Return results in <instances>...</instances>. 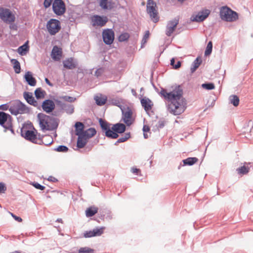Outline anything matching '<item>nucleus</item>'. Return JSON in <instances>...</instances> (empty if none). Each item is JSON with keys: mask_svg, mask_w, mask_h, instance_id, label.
<instances>
[{"mask_svg": "<svg viewBox=\"0 0 253 253\" xmlns=\"http://www.w3.org/2000/svg\"><path fill=\"white\" fill-rule=\"evenodd\" d=\"M105 71V68L103 67H100L95 71L94 73V76H96L97 78H98L100 77L104 72Z\"/></svg>", "mask_w": 253, "mask_h": 253, "instance_id": "48", "label": "nucleus"}, {"mask_svg": "<svg viewBox=\"0 0 253 253\" xmlns=\"http://www.w3.org/2000/svg\"><path fill=\"white\" fill-rule=\"evenodd\" d=\"M75 128L76 135H82L84 131V124L80 122H77L75 124Z\"/></svg>", "mask_w": 253, "mask_h": 253, "instance_id": "27", "label": "nucleus"}, {"mask_svg": "<svg viewBox=\"0 0 253 253\" xmlns=\"http://www.w3.org/2000/svg\"><path fill=\"white\" fill-rule=\"evenodd\" d=\"M9 106L8 103L1 104L0 105V110L6 111L9 109Z\"/></svg>", "mask_w": 253, "mask_h": 253, "instance_id": "58", "label": "nucleus"}, {"mask_svg": "<svg viewBox=\"0 0 253 253\" xmlns=\"http://www.w3.org/2000/svg\"><path fill=\"white\" fill-rule=\"evenodd\" d=\"M212 50V42L211 41H209L208 43L206 50L205 51V56H207L210 55L211 52Z\"/></svg>", "mask_w": 253, "mask_h": 253, "instance_id": "41", "label": "nucleus"}, {"mask_svg": "<svg viewBox=\"0 0 253 253\" xmlns=\"http://www.w3.org/2000/svg\"><path fill=\"white\" fill-rule=\"evenodd\" d=\"M41 106V109L46 113H50L53 112L55 109V103L53 100L50 99L44 100Z\"/></svg>", "mask_w": 253, "mask_h": 253, "instance_id": "12", "label": "nucleus"}, {"mask_svg": "<svg viewBox=\"0 0 253 253\" xmlns=\"http://www.w3.org/2000/svg\"><path fill=\"white\" fill-rule=\"evenodd\" d=\"M220 17L225 21L233 22L238 19V13L227 6H222L220 9Z\"/></svg>", "mask_w": 253, "mask_h": 253, "instance_id": "4", "label": "nucleus"}, {"mask_svg": "<svg viewBox=\"0 0 253 253\" xmlns=\"http://www.w3.org/2000/svg\"><path fill=\"white\" fill-rule=\"evenodd\" d=\"M78 136L77 141V147L81 149L84 148L87 142V140L82 135H77Z\"/></svg>", "mask_w": 253, "mask_h": 253, "instance_id": "28", "label": "nucleus"}, {"mask_svg": "<svg viewBox=\"0 0 253 253\" xmlns=\"http://www.w3.org/2000/svg\"><path fill=\"white\" fill-rule=\"evenodd\" d=\"M203 15L199 12L195 16H192L190 20L193 22H201L205 20Z\"/></svg>", "mask_w": 253, "mask_h": 253, "instance_id": "38", "label": "nucleus"}, {"mask_svg": "<svg viewBox=\"0 0 253 253\" xmlns=\"http://www.w3.org/2000/svg\"><path fill=\"white\" fill-rule=\"evenodd\" d=\"M160 94L161 96L164 97L167 100L169 95V92L167 91L166 89L162 88Z\"/></svg>", "mask_w": 253, "mask_h": 253, "instance_id": "52", "label": "nucleus"}, {"mask_svg": "<svg viewBox=\"0 0 253 253\" xmlns=\"http://www.w3.org/2000/svg\"><path fill=\"white\" fill-rule=\"evenodd\" d=\"M167 123V121L165 119L161 118L158 121L157 125H156V126L157 127L158 129L159 130L160 129L164 128V127L166 125Z\"/></svg>", "mask_w": 253, "mask_h": 253, "instance_id": "43", "label": "nucleus"}, {"mask_svg": "<svg viewBox=\"0 0 253 253\" xmlns=\"http://www.w3.org/2000/svg\"><path fill=\"white\" fill-rule=\"evenodd\" d=\"M102 38L104 42L107 44H111L115 39V33L112 29H106L102 32Z\"/></svg>", "mask_w": 253, "mask_h": 253, "instance_id": "9", "label": "nucleus"}, {"mask_svg": "<svg viewBox=\"0 0 253 253\" xmlns=\"http://www.w3.org/2000/svg\"><path fill=\"white\" fill-rule=\"evenodd\" d=\"M23 97L29 104L37 107L39 110H41L40 105H39L38 102L33 97L32 92L28 91L24 92Z\"/></svg>", "mask_w": 253, "mask_h": 253, "instance_id": "13", "label": "nucleus"}, {"mask_svg": "<svg viewBox=\"0 0 253 253\" xmlns=\"http://www.w3.org/2000/svg\"><path fill=\"white\" fill-rule=\"evenodd\" d=\"M37 130L34 127L31 130H27L26 133L22 136L27 140H29L34 143H40L36 142L37 138Z\"/></svg>", "mask_w": 253, "mask_h": 253, "instance_id": "15", "label": "nucleus"}, {"mask_svg": "<svg viewBox=\"0 0 253 253\" xmlns=\"http://www.w3.org/2000/svg\"><path fill=\"white\" fill-rule=\"evenodd\" d=\"M32 185L37 189L43 190L45 188L44 186L40 184L37 182L34 181L32 182Z\"/></svg>", "mask_w": 253, "mask_h": 253, "instance_id": "49", "label": "nucleus"}, {"mask_svg": "<svg viewBox=\"0 0 253 253\" xmlns=\"http://www.w3.org/2000/svg\"><path fill=\"white\" fill-rule=\"evenodd\" d=\"M53 151L58 152H67L69 150V148L65 145H60L56 148L53 149Z\"/></svg>", "mask_w": 253, "mask_h": 253, "instance_id": "42", "label": "nucleus"}, {"mask_svg": "<svg viewBox=\"0 0 253 253\" xmlns=\"http://www.w3.org/2000/svg\"><path fill=\"white\" fill-rule=\"evenodd\" d=\"M179 20L178 17H175L168 22L166 30V35L167 36L170 37L173 33L179 23Z\"/></svg>", "mask_w": 253, "mask_h": 253, "instance_id": "10", "label": "nucleus"}, {"mask_svg": "<svg viewBox=\"0 0 253 253\" xmlns=\"http://www.w3.org/2000/svg\"><path fill=\"white\" fill-rule=\"evenodd\" d=\"M230 103L234 106L237 107L239 105L240 99L236 95H231L229 97Z\"/></svg>", "mask_w": 253, "mask_h": 253, "instance_id": "35", "label": "nucleus"}, {"mask_svg": "<svg viewBox=\"0 0 253 253\" xmlns=\"http://www.w3.org/2000/svg\"><path fill=\"white\" fill-rule=\"evenodd\" d=\"M47 180L49 181H51V182H57L58 181V180L54 177L52 176H49V177L48 178Z\"/></svg>", "mask_w": 253, "mask_h": 253, "instance_id": "63", "label": "nucleus"}, {"mask_svg": "<svg viewBox=\"0 0 253 253\" xmlns=\"http://www.w3.org/2000/svg\"><path fill=\"white\" fill-rule=\"evenodd\" d=\"M19 101H20V100H16L10 103L9 111L12 115H15Z\"/></svg>", "mask_w": 253, "mask_h": 253, "instance_id": "32", "label": "nucleus"}, {"mask_svg": "<svg viewBox=\"0 0 253 253\" xmlns=\"http://www.w3.org/2000/svg\"><path fill=\"white\" fill-rule=\"evenodd\" d=\"M33 128H34V126L31 122L28 121L27 123L23 124L20 128L21 135L22 136L25 134L27 130H31Z\"/></svg>", "mask_w": 253, "mask_h": 253, "instance_id": "26", "label": "nucleus"}, {"mask_svg": "<svg viewBox=\"0 0 253 253\" xmlns=\"http://www.w3.org/2000/svg\"><path fill=\"white\" fill-rule=\"evenodd\" d=\"M92 22L93 26H99L103 27L108 22V18L106 16L95 15L93 16Z\"/></svg>", "mask_w": 253, "mask_h": 253, "instance_id": "16", "label": "nucleus"}, {"mask_svg": "<svg viewBox=\"0 0 253 253\" xmlns=\"http://www.w3.org/2000/svg\"><path fill=\"white\" fill-rule=\"evenodd\" d=\"M202 87L207 90H212L214 88L215 86L212 83H205L202 84Z\"/></svg>", "mask_w": 253, "mask_h": 253, "instance_id": "46", "label": "nucleus"}, {"mask_svg": "<svg viewBox=\"0 0 253 253\" xmlns=\"http://www.w3.org/2000/svg\"><path fill=\"white\" fill-rule=\"evenodd\" d=\"M30 112L31 108L27 106L24 103L20 101L18 103V106L17 109V111H16L14 116H17L19 114H29Z\"/></svg>", "mask_w": 253, "mask_h": 253, "instance_id": "19", "label": "nucleus"}, {"mask_svg": "<svg viewBox=\"0 0 253 253\" xmlns=\"http://www.w3.org/2000/svg\"><path fill=\"white\" fill-rule=\"evenodd\" d=\"M131 172L136 175H138L139 173L140 172V169L136 168H132L131 169Z\"/></svg>", "mask_w": 253, "mask_h": 253, "instance_id": "61", "label": "nucleus"}, {"mask_svg": "<svg viewBox=\"0 0 253 253\" xmlns=\"http://www.w3.org/2000/svg\"><path fill=\"white\" fill-rule=\"evenodd\" d=\"M11 216L13 217V218L17 221L18 222H21L22 221V219L20 217L16 215H15L14 213L12 212H10Z\"/></svg>", "mask_w": 253, "mask_h": 253, "instance_id": "59", "label": "nucleus"}, {"mask_svg": "<svg viewBox=\"0 0 253 253\" xmlns=\"http://www.w3.org/2000/svg\"><path fill=\"white\" fill-rule=\"evenodd\" d=\"M40 126L43 131L56 130L59 125V120L53 116L40 113L37 115Z\"/></svg>", "mask_w": 253, "mask_h": 253, "instance_id": "3", "label": "nucleus"}, {"mask_svg": "<svg viewBox=\"0 0 253 253\" xmlns=\"http://www.w3.org/2000/svg\"><path fill=\"white\" fill-rule=\"evenodd\" d=\"M94 252L93 249L87 247L81 248L78 250V253H94Z\"/></svg>", "mask_w": 253, "mask_h": 253, "instance_id": "45", "label": "nucleus"}, {"mask_svg": "<svg viewBox=\"0 0 253 253\" xmlns=\"http://www.w3.org/2000/svg\"><path fill=\"white\" fill-rule=\"evenodd\" d=\"M140 102L142 106L146 112L152 109L153 104L149 98L144 97L140 100Z\"/></svg>", "mask_w": 253, "mask_h": 253, "instance_id": "23", "label": "nucleus"}, {"mask_svg": "<svg viewBox=\"0 0 253 253\" xmlns=\"http://www.w3.org/2000/svg\"><path fill=\"white\" fill-rule=\"evenodd\" d=\"M29 50V41H27L17 49L18 53L21 56L25 55Z\"/></svg>", "mask_w": 253, "mask_h": 253, "instance_id": "25", "label": "nucleus"}, {"mask_svg": "<svg viewBox=\"0 0 253 253\" xmlns=\"http://www.w3.org/2000/svg\"><path fill=\"white\" fill-rule=\"evenodd\" d=\"M4 128L6 129H7V130H9L12 134H15L14 130L12 128V123L11 124L9 125L8 126H7L6 127H5Z\"/></svg>", "mask_w": 253, "mask_h": 253, "instance_id": "60", "label": "nucleus"}, {"mask_svg": "<svg viewBox=\"0 0 253 253\" xmlns=\"http://www.w3.org/2000/svg\"><path fill=\"white\" fill-rule=\"evenodd\" d=\"M0 18L4 22L11 23L15 20V15L8 8L0 7Z\"/></svg>", "mask_w": 253, "mask_h": 253, "instance_id": "7", "label": "nucleus"}, {"mask_svg": "<svg viewBox=\"0 0 253 253\" xmlns=\"http://www.w3.org/2000/svg\"><path fill=\"white\" fill-rule=\"evenodd\" d=\"M62 98L63 99L64 101L70 103L74 102L76 99V98L75 97L66 95L62 96Z\"/></svg>", "mask_w": 253, "mask_h": 253, "instance_id": "50", "label": "nucleus"}, {"mask_svg": "<svg viewBox=\"0 0 253 253\" xmlns=\"http://www.w3.org/2000/svg\"><path fill=\"white\" fill-rule=\"evenodd\" d=\"M53 1V0H44L43 6L45 8L49 7Z\"/></svg>", "mask_w": 253, "mask_h": 253, "instance_id": "55", "label": "nucleus"}, {"mask_svg": "<svg viewBox=\"0 0 253 253\" xmlns=\"http://www.w3.org/2000/svg\"><path fill=\"white\" fill-rule=\"evenodd\" d=\"M129 35L128 33L125 32L122 33L118 37L119 42H123L126 41L129 38Z\"/></svg>", "mask_w": 253, "mask_h": 253, "instance_id": "44", "label": "nucleus"}, {"mask_svg": "<svg viewBox=\"0 0 253 253\" xmlns=\"http://www.w3.org/2000/svg\"><path fill=\"white\" fill-rule=\"evenodd\" d=\"M98 208L93 207H90L87 208L85 211V215L87 217L93 216L98 212Z\"/></svg>", "mask_w": 253, "mask_h": 253, "instance_id": "31", "label": "nucleus"}, {"mask_svg": "<svg viewBox=\"0 0 253 253\" xmlns=\"http://www.w3.org/2000/svg\"><path fill=\"white\" fill-rule=\"evenodd\" d=\"M46 29L50 35H55L61 29L60 22L57 19L51 18L47 22Z\"/></svg>", "mask_w": 253, "mask_h": 253, "instance_id": "6", "label": "nucleus"}, {"mask_svg": "<svg viewBox=\"0 0 253 253\" xmlns=\"http://www.w3.org/2000/svg\"><path fill=\"white\" fill-rule=\"evenodd\" d=\"M100 6L104 10L111 9L112 6H111L110 2L108 1V0H99Z\"/></svg>", "mask_w": 253, "mask_h": 253, "instance_id": "36", "label": "nucleus"}, {"mask_svg": "<svg viewBox=\"0 0 253 253\" xmlns=\"http://www.w3.org/2000/svg\"><path fill=\"white\" fill-rule=\"evenodd\" d=\"M122 113V120L126 126H130L133 123V121L131 120L132 115V111L130 109H129L126 112L123 111Z\"/></svg>", "mask_w": 253, "mask_h": 253, "instance_id": "18", "label": "nucleus"}, {"mask_svg": "<svg viewBox=\"0 0 253 253\" xmlns=\"http://www.w3.org/2000/svg\"><path fill=\"white\" fill-rule=\"evenodd\" d=\"M94 100L96 104L101 106L104 105L106 103L107 97L106 96H102L101 94L100 96H95Z\"/></svg>", "mask_w": 253, "mask_h": 253, "instance_id": "30", "label": "nucleus"}, {"mask_svg": "<svg viewBox=\"0 0 253 253\" xmlns=\"http://www.w3.org/2000/svg\"><path fill=\"white\" fill-rule=\"evenodd\" d=\"M66 8L63 0H54L52 3V10L58 16L63 15L66 12Z\"/></svg>", "mask_w": 253, "mask_h": 253, "instance_id": "8", "label": "nucleus"}, {"mask_svg": "<svg viewBox=\"0 0 253 253\" xmlns=\"http://www.w3.org/2000/svg\"><path fill=\"white\" fill-rule=\"evenodd\" d=\"M150 127L148 126L147 125H144L143 127L142 130L143 132H148L150 131Z\"/></svg>", "mask_w": 253, "mask_h": 253, "instance_id": "62", "label": "nucleus"}, {"mask_svg": "<svg viewBox=\"0 0 253 253\" xmlns=\"http://www.w3.org/2000/svg\"><path fill=\"white\" fill-rule=\"evenodd\" d=\"M6 190V187L3 182H0V194L4 193Z\"/></svg>", "mask_w": 253, "mask_h": 253, "instance_id": "54", "label": "nucleus"}, {"mask_svg": "<svg viewBox=\"0 0 253 253\" xmlns=\"http://www.w3.org/2000/svg\"><path fill=\"white\" fill-rule=\"evenodd\" d=\"M11 63L13 65L14 72L16 74H19L21 72V66L20 62L17 59H12L11 60Z\"/></svg>", "mask_w": 253, "mask_h": 253, "instance_id": "33", "label": "nucleus"}, {"mask_svg": "<svg viewBox=\"0 0 253 253\" xmlns=\"http://www.w3.org/2000/svg\"><path fill=\"white\" fill-rule=\"evenodd\" d=\"M96 132L95 128L90 127L87 130H84L82 135L87 140L94 136L96 134Z\"/></svg>", "mask_w": 253, "mask_h": 253, "instance_id": "24", "label": "nucleus"}, {"mask_svg": "<svg viewBox=\"0 0 253 253\" xmlns=\"http://www.w3.org/2000/svg\"><path fill=\"white\" fill-rule=\"evenodd\" d=\"M198 161V159L196 157H188L185 159H184L182 161V162L179 164L178 167V169H179L181 167H184L186 166H191L194 165Z\"/></svg>", "mask_w": 253, "mask_h": 253, "instance_id": "22", "label": "nucleus"}, {"mask_svg": "<svg viewBox=\"0 0 253 253\" xmlns=\"http://www.w3.org/2000/svg\"><path fill=\"white\" fill-rule=\"evenodd\" d=\"M62 52L61 48L58 47L57 46L55 45L53 46L51 53V58L56 61H59L62 56Z\"/></svg>", "mask_w": 253, "mask_h": 253, "instance_id": "21", "label": "nucleus"}, {"mask_svg": "<svg viewBox=\"0 0 253 253\" xmlns=\"http://www.w3.org/2000/svg\"><path fill=\"white\" fill-rule=\"evenodd\" d=\"M57 104L60 107V109L63 111V108L65 107V106L66 103L62 102L60 100H56Z\"/></svg>", "mask_w": 253, "mask_h": 253, "instance_id": "57", "label": "nucleus"}, {"mask_svg": "<svg viewBox=\"0 0 253 253\" xmlns=\"http://www.w3.org/2000/svg\"><path fill=\"white\" fill-rule=\"evenodd\" d=\"M12 117L8 113L0 111V126L3 128L12 123Z\"/></svg>", "mask_w": 253, "mask_h": 253, "instance_id": "14", "label": "nucleus"}, {"mask_svg": "<svg viewBox=\"0 0 253 253\" xmlns=\"http://www.w3.org/2000/svg\"><path fill=\"white\" fill-rule=\"evenodd\" d=\"M63 110L65 111L67 114L71 115L74 112V107L72 104H66L65 107L63 108Z\"/></svg>", "mask_w": 253, "mask_h": 253, "instance_id": "40", "label": "nucleus"}, {"mask_svg": "<svg viewBox=\"0 0 253 253\" xmlns=\"http://www.w3.org/2000/svg\"><path fill=\"white\" fill-rule=\"evenodd\" d=\"M130 137V132L125 133L124 136H122L118 139V142L123 143L126 141Z\"/></svg>", "mask_w": 253, "mask_h": 253, "instance_id": "47", "label": "nucleus"}, {"mask_svg": "<svg viewBox=\"0 0 253 253\" xmlns=\"http://www.w3.org/2000/svg\"><path fill=\"white\" fill-rule=\"evenodd\" d=\"M42 136H41V134H37V138H36V142H40V143H37V144L41 145V144H44L46 146H49L53 142V139L51 137H48L49 139H51V141L49 143H44L43 140H42Z\"/></svg>", "mask_w": 253, "mask_h": 253, "instance_id": "39", "label": "nucleus"}, {"mask_svg": "<svg viewBox=\"0 0 253 253\" xmlns=\"http://www.w3.org/2000/svg\"><path fill=\"white\" fill-rule=\"evenodd\" d=\"M200 13L202 14V15H203V17H204L205 19H206L210 15L211 11L209 9H205L200 11Z\"/></svg>", "mask_w": 253, "mask_h": 253, "instance_id": "51", "label": "nucleus"}, {"mask_svg": "<svg viewBox=\"0 0 253 253\" xmlns=\"http://www.w3.org/2000/svg\"><path fill=\"white\" fill-rule=\"evenodd\" d=\"M181 66V61H178L177 62L176 64H175V65L174 66V69H178V68H179Z\"/></svg>", "mask_w": 253, "mask_h": 253, "instance_id": "64", "label": "nucleus"}, {"mask_svg": "<svg viewBox=\"0 0 253 253\" xmlns=\"http://www.w3.org/2000/svg\"><path fill=\"white\" fill-rule=\"evenodd\" d=\"M52 113V115L55 116L56 117H60L63 113V110L60 109H56L54 111L53 110Z\"/></svg>", "mask_w": 253, "mask_h": 253, "instance_id": "53", "label": "nucleus"}, {"mask_svg": "<svg viewBox=\"0 0 253 253\" xmlns=\"http://www.w3.org/2000/svg\"><path fill=\"white\" fill-rule=\"evenodd\" d=\"M156 8L157 4L154 0H147L146 11L154 23H157L159 20L158 12Z\"/></svg>", "mask_w": 253, "mask_h": 253, "instance_id": "5", "label": "nucleus"}, {"mask_svg": "<svg viewBox=\"0 0 253 253\" xmlns=\"http://www.w3.org/2000/svg\"><path fill=\"white\" fill-rule=\"evenodd\" d=\"M99 125L102 131L104 132L106 137L116 139L119 137L118 133H123L126 130V126L125 124L118 123L113 125L111 127V124L102 118L99 119Z\"/></svg>", "mask_w": 253, "mask_h": 253, "instance_id": "2", "label": "nucleus"}, {"mask_svg": "<svg viewBox=\"0 0 253 253\" xmlns=\"http://www.w3.org/2000/svg\"><path fill=\"white\" fill-rule=\"evenodd\" d=\"M250 167L248 166L244 165L237 169L236 170L238 174L245 175L249 172Z\"/></svg>", "mask_w": 253, "mask_h": 253, "instance_id": "37", "label": "nucleus"}, {"mask_svg": "<svg viewBox=\"0 0 253 253\" xmlns=\"http://www.w3.org/2000/svg\"><path fill=\"white\" fill-rule=\"evenodd\" d=\"M150 35V33L149 31H146L145 32V33L143 36V38L142 40V43H145L146 42L147 39L148 38Z\"/></svg>", "mask_w": 253, "mask_h": 253, "instance_id": "56", "label": "nucleus"}, {"mask_svg": "<svg viewBox=\"0 0 253 253\" xmlns=\"http://www.w3.org/2000/svg\"><path fill=\"white\" fill-rule=\"evenodd\" d=\"M63 65L64 68L68 70H73L75 69L78 63L76 60H74L72 57L68 58L63 61Z\"/></svg>", "mask_w": 253, "mask_h": 253, "instance_id": "17", "label": "nucleus"}, {"mask_svg": "<svg viewBox=\"0 0 253 253\" xmlns=\"http://www.w3.org/2000/svg\"><path fill=\"white\" fill-rule=\"evenodd\" d=\"M202 62V60L200 57H197L191 65V73H193L199 68Z\"/></svg>", "mask_w": 253, "mask_h": 253, "instance_id": "29", "label": "nucleus"}, {"mask_svg": "<svg viewBox=\"0 0 253 253\" xmlns=\"http://www.w3.org/2000/svg\"><path fill=\"white\" fill-rule=\"evenodd\" d=\"M105 227H96L92 230L86 231L84 233V237L91 238L101 236L104 232Z\"/></svg>", "mask_w": 253, "mask_h": 253, "instance_id": "11", "label": "nucleus"}, {"mask_svg": "<svg viewBox=\"0 0 253 253\" xmlns=\"http://www.w3.org/2000/svg\"><path fill=\"white\" fill-rule=\"evenodd\" d=\"M24 79L25 82L31 86H35L37 84V81L36 79L33 77L32 72L30 71H27L24 76Z\"/></svg>", "mask_w": 253, "mask_h": 253, "instance_id": "20", "label": "nucleus"}, {"mask_svg": "<svg viewBox=\"0 0 253 253\" xmlns=\"http://www.w3.org/2000/svg\"><path fill=\"white\" fill-rule=\"evenodd\" d=\"M37 99H41L44 97L45 92L41 87L37 88L34 92Z\"/></svg>", "mask_w": 253, "mask_h": 253, "instance_id": "34", "label": "nucleus"}, {"mask_svg": "<svg viewBox=\"0 0 253 253\" xmlns=\"http://www.w3.org/2000/svg\"><path fill=\"white\" fill-rule=\"evenodd\" d=\"M183 89L180 85L176 86L172 91L169 92L167 100L170 102L168 105V110L174 115H179L185 111L186 102L182 96Z\"/></svg>", "mask_w": 253, "mask_h": 253, "instance_id": "1", "label": "nucleus"}]
</instances>
